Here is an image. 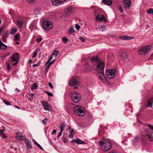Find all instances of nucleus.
I'll use <instances>...</instances> for the list:
<instances>
[{
	"label": "nucleus",
	"instance_id": "6e6d98bb",
	"mask_svg": "<svg viewBox=\"0 0 153 153\" xmlns=\"http://www.w3.org/2000/svg\"><path fill=\"white\" fill-rule=\"evenodd\" d=\"M68 136L69 138H73L74 137V136L72 133H70Z\"/></svg>",
	"mask_w": 153,
	"mask_h": 153
},
{
	"label": "nucleus",
	"instance_id": "8fccbe9b",
	"mask_svg": "<svg viewBox=\"0 0 153 153\" xmlns=\"http://www.w3.org/2000/svg\"><path fill=\"white\" fill-rule=\"evenodd\" d=\"M3 128H4L3 129H0V134L1 135V134H2L4 133V132L5 131V128L4 127H3Z\"/></svg>",
	"mask_w": 153,
	"mask_h": 153
},
{
	"label": "nucleus",
	"instance_id": "5fc2aeb1",
	"mask_svg": "<svg viewBox=\"0 0 153 153\" xmlns=\"http://www.w3.org/2000/svg\"><path fill=\"white\" fill-rule=\"evenodd\" d=\"M42 40V39L41 38H39L38 39H36V41L38 42H40Z\"/></svg>",
	"mask_w": 153,
	"mask_h": 153
},
{
	"label": "nucleus",
	"instance_id": "4468645a",
	"mask_svg": "<svg viewBox=\"0 0 153 153\" xmlns=\"http://www.w3.org/2000/svg\"><path fill=\"white\" fill-rule=\"evenodd\" d=\"M72 13V8L71 7H68L66 9L65 12V14L67 17L69 16Z\"/></svg>",
	"mask_w": 153,
	"mask_h": 153
},
{
	"label": "nucleus",
	"instance_id": "7ed1b4c3",
	"mask_svg": "<svg viewBox=\"0 0 153 153\" xmlns=\"http://www.w3.org/2000/svg\"><path fill=\"white\" fill-rule=\"evenodd\" d=\"M74 113L80 116H83L85 114V110L83 107L80 106H76L74 108Z\"/></svg>",
	"mask_w": 153,
	"mask_h": 153
},
{
	"label": "nucleus",
	"instance_id": "c03bdc74",
	"mask_svg": "<svg viewBox=\"0 0 153 153\" xmlns=\"http://www.w3.org/2000/svg\"><path fill=\"white\" fill-rule=\"evenodd\" d=\"M62 40L64 43H66L68 41V39L66 37L62 38Z\"/></svg>",
	"mask_w": 153,
	"mask_h": 153
},
{
	"label": "nucleus",
	"instance_id": "de8ad7c7",
	"mask_svg": "<svg viewBox=\"0 0 153 153\" xmlns=\"http://www.w3.org/2000/svg\"><path fill=\"white\" fill-rule=\"evenodd\" d=\"M55 60L54 59L51 62H50L48 64L50 66L51 65L53 64L55 62Z\"/></svg>",
	"mask_w": 153,
	"mask_h": 153
},
{
	"label": "nucleus",
	"instance_id": "a19ab883",
	"mask_svg": "<svg viewBox=\"0 0 153 153\" xmlns=\"http://www.w3.org/2000/svg\"><path fill=\"white\" fill-rule=\"evenodd\" d=\"M10 54V53H6L4 54L2 56H1V57L2 58V59H4L5 57L8 56Z\"/></svg>",
	"mask_w": 153,
	"mask_h": 153
},
{
	"label": "nucleus",
	"instance_id": "ddd939ff",
	"mask_svg": "<svg viewBox=\"0 0 153 153\" xmlns=\"http://www.w3.org/2000/svg\"><path fill=\"white\" fill-rule=\"evenodd\" d=\"M16 137L17 139L21 140H25L26 139L25 137L20 132L16 133Z\"/></svg>",
	"mask_w": 153,
	"mask_h": 153
},
{
	"label": "nucleus",
	"instance_id": "1a4fd4ad",
	"mask_svg": "<svg viewBox=\"0 0 153 153\" xmlns=\"http://www.w3.org/2000/svg\"><path fill=\"white\" fill-rule=\"evenodd\" d=\"M42 27L45 29L47 30L51 29L53 27V25L51 22L45 21L43 22Z\"/></svg>",
	"mask_w": 153,
	"mask_h": 153
},
{
	"label": "nucleus",
	"instance_id": "2eb2a0df",
	"mask_svg": "<svg viewBox=\"0 0 153 153\" xmlns=\"http://www.w3.org/2000/svg\"><path fill=\"white\" fill-rule=\"evenodd\" d=\"M94 15L95 16H96L95 19L97 20H100V21H106V19L103 15H99L96 16V15L94 14Z\"/></svg>",
	"mask_w": 153,
	"mask_h": 153
},
{
	"label": "nucleus",
	"instance_id": "37998d69",
	"mask_svg": "<svg viewBox=\"0 0 153 153\" xmlns=\"http://www.w3.org/2000/svg\"><path fill=\"white\" fill-rule=\"evenodd\" d=\"M68 130L70 133H72L74 132V130L71 127H68Z\"/></svg>",
	"mask_w": 153,
	"mask_h": 153
},
{
	"label": "nucleus",
	"instance_id": "6e6552de",
	"mask_svg": "<svg viewBox=\"0 0 153 153\" xmlns=\"http://www.w3.org/2000/svg\"><path fill=\"white\" fill-rule=\"evenodd\" d=\"M80 80L79 77L77 76L73 77L70 80L69 85L73 87L79 84Z\"/></svg>",
	"mask_w": 153,
	"mask_h": 153
},
{
	"label": "nucleus",
	"instance_id": "603ef678",
	"mask_svg": "<svg viewBox=\"0 0 153 153\" xmlns=\"http://www.w3.org/2000/svg\"><path fill=\"white\" fill-rule=\"evenodd\" d=\"M119 10L120 11V13H123V10L122 9L121 6H120L119 8Z\"/></svg>",
	"mask_w": 153,
	"mask_h": 153
},
{
	"label": "nucleus",
	"instance_id": "3c124183",
	"mask_svg": "<svg viewBox=\"0 0 153 153\" xmlns=\"http://www.w3.org/2000/svg\"><path fill=\"white\" fill-rule=\"evenodd\" d=\"M92 117V115L91 114H89L87 116V117L89 120H90L91 119Z\"/></svg>",
	"mask_w": 153,
	"mask_h": 153
},
{
	"label": "nucleus",
	"instance_id": "bf43d9fd",
	"mask_svg": "<svg viewBox=\"0 0 153 153\" xmlns=\"http://www.w3.org/2000/svg\"><path fill=\"white\" fill-rule=\"evenodd\" d=\"M48 85L52 89H53V87L52 83L51 82H49Z\"/></svg>",
	"mask_w": 153,
	"mask_h": 153
},
{
	"label": "nucleus",
	"instance_id": "0eeeda50",
	"mask_svg": "<svg viewBox=\"0 0 153 153\" xmlns=\"http://www.w3.org/2000/svg\"><path fill=\"white\" fill-rule=\"evenodd\" d=\"M19 59V56L18 53H16L13 55L10 59V62L13 66L16 65Z\"/></svg>",
	"mask_w": 153,
	"mask_h": 153
},
{
	"label": "nucleus",
	"instance_id": "e433bc0d",
	"mask_svg": "<svg viewBox=\"0 0 153 153\" xmlns=\"http://www.w3.org/2000/svg\"><path fill=\"white\" fill-rule=\"evenodd\" d=\"M147 13L149 14H150L152 13L153 14V9L150 8L148 9L147 11Z\"/></svg>",
	"mask_w": 153,
	"mask_h": 153
},
{
	"label": "nucleus",
	"instance_id": "4d7b16f0",
	"mask_svg": "<svg viewBox=\"0 0 153 153\" xmlns=\"http://www.w3.org/2000/svg\"><path fill=\"white\" fill-rule=\"evenodd\" d=\"M79 39L81 40V41L82 42H85V39L81 36H80L79 37Z\"/></svg>",
	"mask_w": 153,
	"mask_h": 153
},
{
	"label": "nucleus",
	"instance_id": "052dcab7",
	"mask_svg": "<svg viewBox=\"0 0 153 153\" xmlns=\"http://www.w3.org/2000/svg\"><path fill=\"white\" fill-rule=\"evenodd\" d=\"M62 131H60L59 133V134L57 135V137H58V138L59 137H61V136L62 135Z\"/></svg>",
	"mask_w": 153,
	"mask_h": 153
},
{
	"label": "nucleus",
	"instance_id": "b1692460",
	"mask_svg": "<svg viewBox=\"0 0 153 153\" xmlns=\"http://www.w3.org/2000/svg\"><path fill=\"white\" fill-rule=\"evenodd\" d=\"M23 24V22L21 20H18L17 22V25L19 28H21Z\"/></svg>",
	"mask_w": 153,
	"mask_h": 153
},
{
	"label": "nucleus",
	"instance_id": "0e129e2a",
	"mask_svg": "<svg viewBox=\"0 0 153 153\" xmlns=\"http://www.w3.org/2000/svg\"><path fill=\"white\" fill-rule=\"evenodd\" d=\"M56 132V130H53L52 131L51 134H55Z\"/></svg>",
	"mask_w": 153,
	"mask_h": 153
},
{
	"label": "nucleus",
	"instance_id": "39448f33",
	"mask_svg": "<svg viewBox=\"0 0 153 153\" xmlns=\"http://www.w3.org/2000/svg\"><path fill=\"white\" fill-rule=\"evenodd\" d=\"M117 73L116 70L115 69H110L106 70V76L109 79H113Z\"/></svg>",
	"mask_w": 153,
	"mask_h": 153
},
{
	"label": "nucleus",
	"instance_id": "473e14b6",
	"mask_svg": "<svg viewBox=\"0 0 153 153\" xmlns=\"http://www.w3.org/2000/svg\"><path fill=\"white\" fill-rule=\"evenodd\" d=\"M19 33H17L15 36V41H19Z\"/></svg>",
	"mask_w": 153,
	"mask_h": 153
},
{
	"label": "nucleus",
	"instance_id": "393cba45",
	"mask_svg": "<svg viewBox=\"0 0 153 153\" xmlns=\"http://www.w3.org/2000/svg\"><path fill=\"white\" fill-rule=\"evenodd\" d=\"M74 32L75 30L74 27L73 26H71L68 29V33L71 34L74 33Z\"/></svg>",
	"mask_w": 153,
	"mask_h": 153
},
{
	"label": "nucleus",
	"instance_id": "c85d7f7f",
	"mask_svg": "<svg viewBox=\"0 0 153 153\" xmlns=\"http://www.w3.org/2000/svg\"><path fill=\"white\" fill-rule=\"evenodd\" d=\"M33 140L34 143L40 149L42 150H43V148L41 147V146L34 140L33 139Z\"/></svg>",
	"mask_w": 153,
	"mask_h": 153
},
{
	"label": "nucleus",
	"instance_id": "680f3d73",
	"mask_svg": "<svg viewBox=\"0 0 153 153\" xmlns=\"http://www.w3.org/2000/svg\"><path fill=\"white\" fill-rule=\"evenodd\" d=\"M1 135L4 138H7V137L4 134V133L3 134H1Z\"/></svg>",
	"mask_w": 153,
	"mask_h": 153
},
{
	"label": "nucleus",
	"instance_id": "864d4df0",
	"mask_svg": "<svg viewBox=\"0 0 153 153\" xmlns=\"http://www.w3.org/2000/svg\"><path fill=\"white\" fill-rule=\"evenodd\" d=\"M75 27L77 30H79L80 27V26L78 24H76L75 25Z\"/></svg>",
	"mask_w": 153,
	"mask_h": 153
},
{
	"label": "nucleus",
	"instance_id": "a878e982",
	"mask_svg": "<svg viewBox=\"0 0 153 153\" xmlns=\"http://www.w3.org/2000/svg\"><path fill=\"white\" fill-rule=\"evenodd\" d=\"M148 138L151 140L152 139V137L149 135H147L146 134L145 136L142 137V138L144 140H146Z\"/></svg>",
	"mask_w": 153,
	"mask_h": 153
},
{
	"label": "nucleus",
	"instance_id": "13d9d810",
	"mask_svg": "<svg viewBox=\"0 0 153 153\" xmlns=\"http://www.w3.org/2000/svg\"><path fill=\"white\" fill-rule=\"evenodd\" d=\"M147 126L149 127V128H150L153 131V126H152L149 125V124H148Z\"/></svg>",
	"mask_w": 153,
	"mask_h": 153
},
{
	"label": "nucleus",
	"instance_id": "f8f14e48",
	"mask_svg": "<svg viewBox=\"0 0 153 153\" xmlns=\"http://www.w3.org/2000/svg\"><path fill=\"white\" fill-rule=\"evenodd\" d=\"M123 2L124 4V8L126 9H129L131 5V0H123Z\"/></svg>",
	"mask_w": 153,
	"mask_h": 153
},
{
	"label": "nucleus",
	"instance_id": "f257e3e1",
	"mask_svg": "<svg viewBox=\"0 0 153 153\" xmlns=\"http://www.w3.org/2000/svg\"><path fill=\"white\" fill-rule=\"evenodd\" d=\"M105 64L104 62H98L95 68V70L99 73L98 76L100 80L103 82L107 81V79L105 77L104 73Z\"/></svg>",
	"mask_w": 153,
	"mask_h": 153
},
{
	"label": "nucleus",
	"instance_id": "09e8293b",
	"mask_svg": "<svg viewBox=\"0 0 153 153\" xmlns=\"http://www.w3.org/2000/svg\"><path fill=\"white\" fill-rule=\"evenodd\" d=\"M3 101L7 105H11V104L7 101H6L5 100H3Z\"/></svg>",
	"mask_w": 153,
	"mask_h": 153
},
{
	"label": "nucleus",
	"instance_id": "6ab92c4d",
	"mask_svg": "<svg viewBox=\"0 0 153 153\" xmlns=\"http://www.w3.org/2000/svg\"><path fill=\"white\" fill-rule=\"evenodd\" d=\"M92 70L91 67V66L88 64L85 65V67L84 69V71L86 73H88Z\"/></svg>",
	"mask_w": 153,
	"mask_h": 153
},
{
	"label": "nucleus",
	"instance_id": "4be33fe9",
	"mask_svg": "<svg viewBox=\"0 0 153 153\" xmlns=\"http://www.w3.org/2000/svg\"><path fill=\"white\" fill-rule=\"evenodd\" d=\"M102 2L107 5H111L112 3V1L111 0H102Z\"/></svg>",
	"mask_w": 153,
	"mask_h": 153
},
{
	"label": "nucleus",
	"instance_id": "dca6fc26",
	"mask_svg": "<svg viewBox=\"0 0 153 153\" xmlns=\"http://www.w3.org/2000/svg\"><path fill=\"white\" fill-rule=\"evenodd\" d=\"M25 143L28 149H33V147L31 145V141L28 139H25Z\"/></svg>",
	"mask_w": 153,
	"mask_h": 153
},
{
	"label": "nucleus",
	"instance_id": "9d476101",
	"mask_svg": "<svg viewBox=\"0 0 153 153\" xmlns=\"http://www.w3.org/2000/svg\"><path fill=\"white\" fill-rule=\"evenodd\" d=\"M41 102L42 105H43L44 109L46 111H52L51 106L49 105L48 104L47 102L44 101H41Z\"/></svg>",
	"mask_w": 153,
	"mask_h": 153
},
{
	"label": "nucleus",
	"instance_id": "cd10ccee",
	"mask_svg": "<svg viewBox=\"0 0 153 153\" xmlns=\"http://www.w3.org/2000/svg\"><path fill=\"white\" fill-rule=\"evenodd\" d=\"M17 31V29L15 27H13L12 28L11 31H10V34L11 35H13Z\"/></svg>",
	"mask_w": 153,
	"mask_h": 153
},
{
	"label": "nucleus",
	"instance_id": "aec40b11",
	"mask_svg": "<svg viewBox=\"0 0 153 153\" xmlns=\"http://www.w3.org/2000/svg\"><path fill=\"white\" fill-rule=\"evenodd\" d=\"M153 103V97L151 98L148 100L147 105H145L146 107L148 106H152V105Z\"/></svg>",
	"mask_w": 153,
	"mask_h": 153
},
{
	"label": "nucleus",
	"instance_id": "9b49d317",
	"mask_svg": "<svg viewBox=\"0 0 153 153\" xmlns=\"http://www.w3.org/2000/svg\"><path fill=\"white\" fill-rule=\"evenodd\" d=\"M52 4L55 6H59L63 4L66 0H51Z\"/></svg>",
	"mask_w": 153,
	"mask_h": 153
},
{
	"label": "nucleus",
	"instance_id": "338daca9",
	"mask_svg": "<svg viewBox=\"0 0 153 153\" xmlns=\"http://www.w3.org/2000/svg\"><path fill=\"white\" fill-rule=\"evenodd\" d=\"M63 142L65 143H67V139L66 138L64 137L63 139Z\"/></svg>",
	"mask_w": 153,
	"mask_h": 153
},
{
	"label": "nucleus",
	"instance_id": "c9c22d12",
	"mask_svg": "<svg viewBox=\"0 0 153 153\" xmlns=\"http://www.w3.org/2000/svg\"><path fill=\"white\" fill-rule=\"evenodd\" d=\"M53 58V56H52V54H51V55L50 57L49 58V59L45 63V65H47V64H48L50 62V61L51 60V59Z\"/></svg>",
	"mask_w": 153,
	"mask_h": 153
},
{
	"label": "nucleus",
	"instance_id": "a18cd8bd",
	"mask_svg": "<svg viewBox=\"0 0 153 153\" xmlns=\"http://www.w3.org/2000/svg\"><path fill=\"white\" fill-rule=\"evenodd\" d=\"M28 3H34L36 0H26Z\"/></svg>",
	"mask_w": 153,
	"mask_h": 153
},
{
	"label": "nucleus",
	"instance_id": "2f4dec72",
	"mask_svg": "<svg viewBox=\"0 0 153 153\" xmlns=\"http://www.w3.org/2000/svg\"><path fill=\"white\" fill-rule=\"evenodd\" d=\"M100 31H103L105 30V27L104 25H101L99 26Z\"/></svg>",
	"mask_w": 153,
	"mask_h": 153
},
{
	"label": "nucleus",
	"instance_id": "e2e57ef3",
	"mask_svg": "<svg viewBox=\"0 0 153 153\" xmlns=\"http://www.w3.org/2000/svg\"><path fill=\"white\" fill-rule=\"evenodd\" d=\"M47 65H48L46 66V67L45 68V70L47 71H48V70L50 67V66L49 65H48V64H47Z\"/></svg>",
	"mask_w": 153,
	"mask_h": 153
},
{
	"label": "nucleus",
	"instance_id": "f03ea898",
	"mask_svg": "<svg viewBox=\"0 0 153 153\" xmlns=\"http://www.w3.org/2000/svg\"><path fill=\"white\" fill-rule=\"evenodd\" d=\"M99 147L105 152H106L111 149L112 145L107 139L101 138L98 141Z\"/></svg>",
	"mask_w": 153,
	"mask_h": 153
},
{
	"label": "nucleus",
	"instance_id": "ea45409f",
	"mask_svg": "<svg viewBox=\"0 0 153 153\" xmlns=\"http://www.w3.org/2000/svg\"><path fill=\"white\" fill-rule=\"evenodd\" d=\"M45 92L47 94L48 96L50 97H52L53 96V94L47 91H45Z\"/></svg>",
	"mask_w": 153,
	"mask_h": 153
},
{
	"label": "nucleus",
	"instance_id": "58836bf2",
	"mask_svg": "<svg viewBox=\"0 0 153 153\" xmlns=\"http://www.w3.org/2000/svg\"><path fill=\"white\" fill-rule=\"evenodd\" d=\"M6 68L8 70H9L10 69V65L9 62H7L6 63Z\"/></svg>",
	"mask_w": 153,
	"mask_h": 153
},
{
	"label": "nucleus",
	"instance_id": "72a5a7b5",
	"mask_svg": "<svg viewBox=\"0 0 153 153\" xmlns=\"http://www.w3.org/2000/svg\"><path fill=\"white\" fill-rule=\"evenodd\" d=\"M65 123H63L60 126V128L61 129V131H63L65 129Z\"/></svg>",
	"mask_w": 153,
	"mask_h": 153
},
{
	"label": "nucleus",
	"instance_id": "69168bd1",
	"mask_svg": "<svg viewBox=\"0 0 153 153\" xmlns=\"http://www.w3.org/2000/svg\"><path fill=\"white\" fill-rule=\"evenodd\" d=\"M4 27V26H2L0 28V34H1V32L3 30Z\"/></svg>",
	"mask_w": 153,
	"mask_h": 153
},
{
	"label": "nucleus",
	"instance_id": "20e7f679",
	"mask_svg": "<svg viewBox=\"0 0 153 153\" xmlns=\"http://www.w3.org/2000/svg\"><path fill=\"white\" fill-rule=\"evenodd\" d=\"M72 101L74 102L77 103L80 101L81 99L80 94L75 91H72L70 93Z\"/></svg>",
	"mask_w": 153,
	"mask_h": 153
},
{
	"label": "nucleus",
	"instance_id": "5701e85b",
	"mask_svg": "<svg viewBox=\"0 0 153 153\" xmlns=\"http://www.w3.org/2000/svg\"><path fill=\"white\" fill-rule=\"evenodd\" d=\"M7 47V46L2 42L0 39V49H5Z\"/></svg>",
	"mask_w": 153,
	"mask_h": 153
},
{
	"label": "nucleus",
	"instance_id": "774afa93",
	"mask_svg": "<svg viewBox=\"0 0 153 153\" xmlns=\"http://www.w3.org/2000/svg\"><path fill=\"white\" fill-rule=\"evenodd\" d=\"M108 36L109 37H114V35H113L112 34H109V35H108Z\"/></svg>",
	"mask_w": 153,
	"mask_h": 153
},
{
	"label": "nucleus",
	"instance_id": "a211bd4d",
	"mask_svg": "<svg viewBox=\"0 0 153 153\" xmlns=\"http://www.w3.org/2000/svg\"><path fill=\"white\" fill-rule=\"evenodd\" d=\"M71 142H74L78 144H85L86 142H84L82 140H81L79 139H74L72 140Z\"/></svg>",
	"mask_w": 153,
	"mask_h": 153
},
{
	"label": "nucleus",
	"instance_id": "f704fd0d",
	"mask_svg": "<svg viewBox=\"0 0 153 153\" xmlns=\"http://www.w3.org/2000/svg\"><path fill=\"white\" fill-rule=\"evenodd\" d=\"M7 37V35L6 34H4L2 36V41L5 43L6 42V39Z\"/></svg>",
	"mask_w": 153,
	"mask_h": 153
},
{
	"label": "nucleus",
	"instance_id": "c756f323",
	"mask_svg": "<svg viewBox=\"0 0 153 153\" xmlns=\"http://www.w3.org/2000/svg\"><path fill=\"white\" fill-rule=\"evenodd\" d=\"M38 84L36 83H34L32 86L30 87L31 90L37 89L38 87Z\"/></svg>",
	"mask_w": 153,
	"mask_h": 153
},
{
	"label": "nucleus",
	"instance_id": "7c9ffc66",
	"mask_svg": "<svg viewBox=\"0 0 153 153\" xmlns=\"http://www.w3.org/2000/svg\"><path fill=\"white\" fill-rule=\"evenodd\" d=\"M99 61V59L97 57L94 56L91 58V61L92 62H93Z\"/></svg>",
	"mask_w": 153,
	"mask_h": 153
},
{
	"label": "nucleus",
	"instance_id": "412c9836",
	"mask_svg": "<svg viewBox=\"0 0 153 153\" xmlns=\"http://www.w3.org/2000/svg\"><path fill=\"white\" fill-rule=\"evenodd\" d=\"M120 39L124 40H127L133 39H134V37L130 36H120Z\"/></svg>",
	"mask_w": 153,
	"mask_h": 153
},
{
	"label": "nucleus",
	"instance_id": "bb28decb",
	"mask_svg": "<svg viewBox=\"0 0 153 153\" xmlns=\"http://www.w3.org/2000/svg\"><path fill=\"white\" fill-rule=\"evenodd\" d=\"M123 62H124V65L125 66H128V65H129L130 63L129 59L128 58L125 59V60H124V61Z\"/></svg>",
	"mask_w": 153,
	"mask_h": 153
},
{
	"label": "nucleus",
	"instance_id": "423d86ee",
	"mask_svg": "<svg viewBox=\"0 0 153 153\" xmlns=\"http://www.w3.org/2000/svg\"><path fill=\"white\" fill-rule=\"evenodd\" d=\"M151 47L150 45L146 46L141 47L138 51L137 53L139 55H145L151 49Z\"/></svg>",
	"mask_w": 153,
	"mask_h": 153
},
{
	"label": "nucleus",
	"instance_id": "f3484780",
	"mask_svg": "<svg viewBox=\"0 0 153 153\" xmlns=\"http://www.w3.org/2000/svg\"><path fill=\"white\" fill-rule=\"evenodd\" d=\"M120 58L122 59L123 61H124L125 59H127L126 53L123 51H121L120 52Z\"/></svg>",
	"mask_w": 153,
	"mask_h": 153
},
{
	"label": "nucleus",
	"instance_id": "49530a36",
	"mask_svg": "<svg viewBox=\"0 0 153 153\" xmlns=\"http://www.w3.org/2000/svg\"><path fill=\"white\" fill-rule=\"evenodd\" d=\"M38 53V51H35L33 54V55L32 56V58H34L36 56Z\"/></svg>",
	"mask_w": 153,
	"mask_h": 153
},
{
	"label": "nucleus",
	"instance_id": "4c0bfd02",
	"mask_svg": "<svg viewBox=\"0 0 153 153\" xmlns=\"http://www.w3.org/2000/svg\"><path fill=\"white\" fill-rule=\"evenodd\" d=\"M51 54L56 56L59 54V52L55 50L53 51Z\"/></svg>",
	"mask_w": 153,
	"mask_h": 153
},
{
	"label": "nucleus",
	"instance_id": "79ce46f5",
	"mask_svg": "<svg viewBox=\"0 0 153 153\" xmlns=\"http://www.w3.org/2000/svg\"><path fill=\"white\" fill-rule=\"evenodd\" d=\"M48 121V119L47 118H45L42 120V123L43 124L46 125Z\"/></svg>",
	"mask_w": 153,
	"mask_h": 153
}]
</instances>
